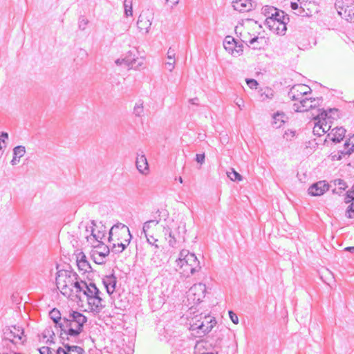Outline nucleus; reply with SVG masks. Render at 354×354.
I'll return each instance as SVG.
<instances>
[{
  "instance_id": "1",
  "label": "nucleus",
  "mask_w": 354,
  "mask_h": 354,
  "mask_svg": "<svg viewBox=\"0 0 354 354\" xmlns=\"http://www.w3.org/2000/svg\"><path fill=\"white\" fill-rule=\"evenodd\" d=\"M86 322L87 317L82 313L75 310L70 311L67 316L63 317L62 325L58 333L60 339L77 343Z\"/></svg>"
},
{
  "instance_id": "2",
  "label": "nucleus",
  "mask_w": 354,
  "mask_h": 354,
  "mask_svg": "<svg viewBox=\"0 0 354 354\" xmlns=\"http://www.w3.org/2000/svg\"><path fill=\"white\" fill-rule=\"evenodd\" d=\"M79 279V275L72 270H59L56 273V286L64 296L70 297L73 294V286Z\"/></svg>"
},
{
  "instance_id": "3",
  "label": "nucleus",
  "mask_w": 354,
  "mask_h": 354,
  "mask_svg": "<svg viewBox=\"0 0 354 354\" xmlns=\"http://www.w3.org/2000/svg\"><path fill=\"white\" fill-rule=\"evenodd\" d=\"M101 294L94 283L90 282L84 286V298L86 299L88 309L94 314L100 313L105 307Z\"/></svg>"
},
{
  "instance_id": "4",
  "label": "nucleus",
  "mask_w": 354,
  "mask_h": 354,
  "mask_svg": "<svg viewBox=\"0 0 354 354\" xmlns=\"http://www.w3.org/2000/svg\"><path fill=\"white\" fill-rule=\"evenodd\" d=\"M216 321L210 315L202 316V314L195 316L189 321V330L195 332L198 337H203L210 332L216 325Z\"/></svg>"
},
{
  "instance_id": "5",
  "label": "nucleus",
  "mask_w": 354,
  "mask_h": 354,
  "mask_svg": "<svg viewBox=\"0 0 354 354\" xmlns=\"http://www.w3.org/2000/svg\"><path fill=\"white\" fill-rule=\"evenodd\" d=\"M131 234L129 227L121 223H118L113 225L109 233V241H124V242L130 243L131 239Z\"/></svg>"
},
{
  "instance_id": "6",
  "label": "nucleus",
  "mask_w": 354,
  "mask_h": 354,
  "mask_svg": "<svg viewBox=\"0 0 354 354\" xmlns=\"http://www.w3.org/2000/svg\"><path fill=\"white\" fill-rule=\"evenodd\" d=\"M3 337L5 339L15 344L19 342H24L26 341L24 328L19 326L15 325L6 327L3 330Z\"/></svg>"
},
{
  "instance_id": "7",
  "label": "nucleus",
  "mask_w": 354,
  "mask_h": 354,
  "mask_svg": "<svg viewBox=\"0 0 354 354\" xmlns=\"http://www.w3.org/2000/svg\"><path fill=\"white\" fill-rule=\"evenodd\" d=\"M178 267L182 270L181 272L186 277L193 275L201 268L200 262L195 254L188 256L185 262L183 264H180Z\"/></svg>"
},
{
  "instance_id": "8",
  "label": "nucleus",
  "mask_w": 354,
  "mask_h": 354,
  "mask_svg": "<svg viewBox=\"0 0 354 354\" xmlns=\"http://www.w3.org/2000/svg\"><path fill=\"white\" fill-rule=\"evenodd\" d=\"M153 19V12L151 10L149 9L142 10L137 21V26L139 30L145 34L149 32Z\"/></svg>"
},
{
  "instance_id": "9",
  "label": "nucleus",
  "mask_w": 354,
  "mask_h": 354,
  "mask_svg": "<svg viewBox=\"0 0 354 354\" xmlns=\"http://www.w3.org/2000/svg\"><path fill=\"white\" fill-rule=\"evenodd\" d=\"M206 293V286L204 283H199L192 286L188 292L189 300H192L194 304H199L203 299Z\"/></svg>"
},
{
  "instance_id": "10",
  "label": "nucleus",
  "mask_w": 354,
  "mask_h": 354,
  "mask_svg": "<svg viewBox=\"0 0 354 354\" xmlns=\"http://www.w3.org/2000/svg\"><path fill=\"white\" fill-rule=\"evenodd\" d=\"M311 92L310 87L305 84L294 85L289 91L288 95L293 101H298Z\"/></svg>"
},
{
  "instance_id": "11",
  "label": "nucleus",
  "mask_w": 354,
  "mask_h": 354,
  "mask_svg": "<svg viewBox=\"0 0 354 354\" xmlns=\"http://www.w3.org/2000/svg\"><path fill=\"white\" fill-rule=\"evenodd\" d=\"M288 21L289 17L288 15H286L283 11L276 8L274 13H272L271 16L266 19L265 24L268 27H273L278 22L287 24Z\"/></svg>"
},
{
  "instance_id": "12",
  "label": "nucleus",
  "mask_w": 354,
  "mask_h": 354,
  "mask_svg": "<svg viewBox=\"0 0 354 354\" xmlns=\"http://www.w3.org/2000/svg\"><path fill=\"white\" fill-rule=\"evenodd\" d=\"M64 348L59 347L56 351V354H84V349L78 346L71 345V342L61 340Z\"/></svg>"
},
{
  "instance_id": "13",
  "label": "nucleus",
  "mask_w": 354,
  "mask_h": 354,
  "mask_svg": "<svg viewBox=\"0 0 354 354\" xmlns=\"http://www.w3.org/2000/svg\"><path fill=\"white\" fill-rule=\"evenodd\" d=\"M329 188L330 185L326 180H320L310 185L308 192L313 196H319L326 192Z\"/></svg>"
},
{
  "instance_id": "14",
  "label": "nucleus",
  "mask_w": 354,
  "mask_h": 354,
  "mask_svg": "<svg viewBox=\"0 0 354 354\" xmlns=\"http://www.w3.org/2000/svg\"><path fill=\"white\" fill-rule=\"evenodd\" d=\"M315 101V98L305 97L293 104L294 109L297 112L307 111L316 106V104H313Z\"/></svg>"
},
{
  "instance_id": "15",
  "label": "nucleus",
  "mask_w": 354,
  "mask_h": 354,
  "mask_svg": "<svg viewBox=\"0 0 354 354\" xmlns=\"http://www.w3.org/2000/svg\"><path fill=\"white\" fill-rule=\"evenodd\" d=\"M232 6L234 10L245 12L254 9L257 3L253 0H234L232 1Z\"/></svg>"
},
{
  "instance_id": "16",
  "label": "nucleus",
  "mask_w": 354,
  "mask_h": 354,
  "mask_svg": "<svg viewBox=\"0 0 354 354\" xmlns=\"http://www.w3.org/2000/svg\"><path fill=\"white\" fill-rule=\"evenodd\" d=\"M320 113L315 117L314 120L316 121L315 126L313 127V132L314 135L321 136L324 134V131L322 129V125L320 124V119H323L324 121L326 120V118L328 117V113L326 111V110L322 109L319 110Z\"/></svg>"
},
{
  "instance_id": "17",
  "label": "nucleus",
  "mask_w": 354,
  "mask_h": 354,
  "mask_svg": "<svg viewBox=\"0 0 354 354\" xmlns=\"http://www.w3.org/2000/svg\"><path fill=\"white\" fill-rule=\"evenodd\" d=\"M346 132V129L342 127H335L331 130L330 133L327 135V137L333 142L339 143L344 138Z\"/></svg>"
},
{
  "instance_id": "18",
  "label": "nucleus",
  "mask_w": 354,
  "mask_h": 354,
  "mask_svg": "<svg viewBox=\"0 0 354 354\" xmlns=\"http://www.w3.org/2000/svg\"><path fill=\"white\" fill-rule=\"evenodd\" d=\"M163 233L165 236V239L168 241L169 245L172 248L176 247L177 242L181 239L179 233L176 234L172 232L169 227H164Z\"/></svg>"
},
{
  "instance_id": "19",
  "label": "nucleus",
  "mask_w": 354,
  "mask_h": 354,
  "mask_svg": "<svg viewBox=\"0 0 354 354\" xmlns=\"http://www.w3.org/2000/svg\"><path fill=\"white\" fill-rule=\"evenodd\" d=\"M103 284L106 288V292L109 295L114 292L117 283V278L113 274L106 275L103 278Z\"/></svg>"
},
{
  "instance_id": "20",
  "label": "nucleus",
  "mask_w": 354,
  "mask_h": 354,
  "mask_svg": "<svg viewBox=\"0 0 354 354\" xmlns=\"http://www.w3.org/2000/svg\"><path fill=\"white\" fill-rule=\"evenodd\" d=\"M335 7L338 15H342L348 8H354V0H336Z\"/></svg>"
},
{
  "instance_id": "21",
  "label": "nucleus",
  "mask_w": 354,
  "mask_h": 354,
  "mask_svg": "<svg viewBox=\"0 0 354 354\" xmlns=\"http://www.w3.org/2000/svg\"><path fill=\"white\" fill-rule=\"evenodd\" d=\"M49 316L55 324V328L57 330V333H59L60 330V326L62 325L63 317H62L60 311L56 308H53L49 312Z\"/></svg>"
},
{
  "instance_id": "22",
  "label": "nucleus",
  "mask_w": 354,
  "mask_h": 354,
  "mask_svg": "<svg viewBox=\"0 0 354 354\" xmlns=\"http://www.w3.org/2000/svg\"><path fill=\"white\" fill-rule=\"evenodd\" d=\"M136 165L138 170L140 174H147L149 173V165L147 158L145 155L138 156L136 161Z\"/></svg>"
},
{
  "instance_id": "23",
  "label": "nucleus",
  "mask_w": 354,
  "mask_h": 354,
  "mask_svg": "<svg viewBox=\"0 0 354 354\" xmlns=\"http://www.w3.org/2000/svg\"><path fill=\"white\" fill-rule=\"evenodd\" d=\"M86 281L77 279L73 286V292L75 293L76 297L80 301L84 299V286H86Z\"/></svg>"
},
{
  "instance_id": "24",
  "label": "nucleus",
  "mask_w": 354,
  "mask_h": 354,
  "mask_svg": "<svg viewBox=\"0 0 354 354\" xmlns=\"http://www.w3.org/2000/svg\"><path fill=\"white\" fill-rule=\"evenodd\" d=\"M175 55L174 49L170 47L167 53L168 61L165 63L166 68L170 72H171L175 67Z\"/></svg>"
},
{
  "instance_id": "25",
  "label": "nucleus",
  "mask_w": 354,
  "mask_h": 354,
  "mask_svg": "<svg viewBox=\"0 0 354 354\" xmlns=\"http://www.w3.org/2000/svg\"><path fill=\"white\" fill-rule=\"evenodd\" d=\"M330 183H333L335 186H339L337 187V189H333L332 190V193L333 194H337L339 196H341L343 191L346 190L348 187L346 183L340 178L335 179L332 180Z\"/></svg>"
},
{
  "instance_id": "26",
  "label": "nucleus",
  "mask_w": 354,
  "mask_h": 354,
  "mask_svg": "<svg viewBox=\"0 0 354 354\" xmlns=\"http://www.w3.org/2000/svg\"><path fill=\"white\" fill-rule=\"evenodd\" d=\"M236 40L230 35L225 37L223 41V46L225 49L231 55L234 53V49L236 48Z\"/></svg>"
},
{
  "instance_id": "27",
  "label": "nucleus",
  "mask_w": 354,
  "mask_h": 354,
  "mask_svg": "<svg viewBox=\"0 0 354 354\" xmlns=\"http://www.w3.org/2000/svg\"><path fill=\"white\" fill-rule=\"evenodd\" d=\"M287 117L283 112L277 111L273 115L272 125L275 128H280L285 122Z\"/></svg>"
},
{
  "instance_id": "28",
  "label": "nucleus",
  "mask_w": 354,
  "mask_h": 354,
  "mask_svg": "<svg viewBox=\"0 0 354 354\" xmlns=\"http://www.w3.org/2000/svg\"><path fill=\"white\" fill-rule=\"evenodd\" d=\"M94 248L96 250H94L93 251L97 252L98 255H100L104 258L107 257L110 253L109 248L107 245H106L102 241H99V243L95 245Z\"/></svg>"
},
{
  "instance_id": "29",
  "label": "nucleus",
  "mask_w": 354,
  "mask_h": 354,
  "mask_svg": "<svg viewBox=\"0 0 354 354\" xmlns=\"http://www.w3.org/2000/svg\"><path fill=\"white\" fill-rule=\"evenodd\" d=\"M124 64L127 66L128 69L135 67V64L137 61L136 55L132 51H129L124 57Z\"/></svg>"
},
{
  "instance_id": "30",
  "label": "nucleus",
  "mask_w": 354,
  "mask_h": 354,
  "mask_svg": "<svg viewBox=\"0 0 354 354\" xmlns=\"http://www.w3.org/2000/svg\"><path fill=\"white\" fill-rule=\"evenodd\" d=\"M143 101L142 100H138L133 108V114L136 117H142L144 115V106H143Z\"/></svg>"
},
{
  "instance_id": "31",
  "label": "nucleus",
  "mask_w": 354,
  "mask_h": 354,
  "mask_svg": "<svg viewBox=\"0 0 354 354\" xmlns=\"http://www.w3.org/2000/svg\"><path fill=\"white\" fill-rule=\"evenodd\" d=\"M194 254V253H191L187 250H182L180 252L178 258L176 260L177 266L178 267L179 266H180V264H183L184 262H185V261L187 259L188 256Z\"/></svg>"
},
{
  "instance_id": "32",
  "label": "nucleus",
  "mask_w": 354,
  "mask_h": 354,
  "mask_svg": "<svg viewBox=\"0 0 354 354\" xmlns=\"http://www.w3.org/2000/svg\"><path fill=\"white\" fill-rule=\"evenodd\" d=\"M287 24H283L278 22L273 27H268L270 30H273L277 35H284L287 30Z\"/></svg>"
},
{
  "instance_id": "33",
  "label": "nucleus",
  "mask_w": 354,
  "mask_h": 354,
  "mask_svg": "<svg viewBox=\"0 0 354 354\" xmlns=\"http://www.w3.org/2000/svg\"><path fill=\"white\" fill-rule=\"evenodd\" d=\"M55 335V332L53 330L51 327L46 328L42 333V337L44 339L46 338L48 336L50 337L49 339H47V343H53V337Z\"/></svg>"
},
{
  "instance_id": "34",
  "label": "nucleus",
  "mask_w": 354,
  "mask_h": 354,
  "mask_svg": "<svg viewBox=\"0 0 354 354\" xmlns=\"http://www.w3.org/2000/svg\"><path fill=\"white\" fill-rule=\"evenodd\" d=\"M227 175L233 181H241L243 179L242 176L233 168H231L230 171L227 172Z\"/></svg>"
},
{
  "instance_id": "35",
  "label": "nucleus",
  "mask_w": 354,
  "mask_h": 354,
  "mask_svg": "<svg viewBox=\"0 0 354 354\" xmlns=\"http://www.w3.org/2000/svg\"><path fill=\"white\" fill-rule=\"evenodd\" d=\"M78 268L84 272H89L92 268L88 261H77Z\"/></svg>"
},
{
  "instance_id": "36",
  "label": "nucleus",
  "mask_w": 354,
  "mask_h": 354,
  "mask_svg": "<svg viewBox=\"0 0 354 354\" xmlns=\"http://www.w3.org/2000/svg\"><path fill=\"white\" fill-rule=\"evenodd\" d=\"M160 219L158 218V219H152V220H149V221H146L143 224L142 233H144L145 235L147 234V231L151 227V224L153 223V224H154L156 225H157L160 222Z\"/></svg>"
},
{
  "instance_id": "37",
  "label": "nucleus",
  "mask_w": 354,
  "mask_h": 354,
  "mask_svg": "<svg viewBox=\"0 0 354 354\" xmlns=\"http://www.w3.org/2000/svg\"><path fill=\"white\" fill-rule=\"evenodd\" d=\"M91 257L93 261L97 264L102 265L105 263V258L101 257L100 255H98L97 252L92 250L91 253Z\"/></svg>"
},
{
  "instance_id": "38",
  "label": "nucleus",
  "mask_w": 354,
  "mask_h": 354,
  "mask_svg": "<svg viewBox=\"0 0 354 354\" xmlns=\"http://www.w3.org/2000/svg\"><path fill=\"white\" fill-rule=\"evenodd\" d=\"M124 13L127 16H132V0H124Z\"/></svg>"
},
{
  "instance_id": "39",
  "label": "nucleus",
  "mask_w": 354,
  "mask_h": 354,
  "mask_svg": "<svg viewBox=\"0 0 354 354\" xmlns=\"http://www.w3.org/2000/svg\"><path fill=\"white\" fill-rule=\"evenodd\" d=\"M26 153V148L24 146L19 145L13 149V155L20 158L24 156Z\"/></svg>"
},
{
  "instance_id": "40",
  "label": "nucleus",
  "mask_w": 354,
  "mask_h": 354,
  "mask_svg": "<svg viewBox=\"0 0 354 354\" xmlns=\"http://www.w3.org/2000/svg\"><path fill=\"white\" fill-rule=\"evenodd\" d=\"M129 244L128 242H124V241H117V243H113V248H115L116 247L120 248V250H115V252L120 253L123 252L127 245Z\"/></svg>"
},
{
  "instance_id": "41",
  "label": "nucleus",
  "mask_w": 354,
  "mask_h": 354,
  "mask_svg": "<svg viewBox=\"0 0 354 354\" xmlns=\"http://www.w3.org/2000/svg\"><path fill=\"white\" fill-rule=\"evenodd\" d=\"M353 201H354V184L351 189L346 192L344 198V202L346 203H349Z\"/></svg>"
},
{
  "instance_id": "42",
  "label": "nucleus",
  "mask_w": 354,
  "mask_h": 354,
  "mask_svg": "<svg viewBox=\"0 0 354 354\" xmlns=\"http://www.w3.org/2000/svg\"><path fill=\"white\" fill-rule=\"evenodd\" d=\"M243 45L242 43H239L236 41V48L234 49V53L232 54L234 57H239L243 54Z\"/></svg>"
},
{
  "instance_id": "43",
  "label": "nucleus",
  "mask_w": 354,
  "mask_h": 354,
  "mask_svg": "<svg viewBox=\"0 0 354 354\" xmlns=\"http://www.w3.org/2000/svg\"><path fill=\"white\" fill-rule=\"evenodd\" d=\"M263 39V37H254L249 41V43L251 45H254L253 49H261V46L259 45V40L262 41Z\"/></svg>"
},
{
  "instance_id": "44",
  "label": "nucleus",
  "mask_w": 354,
  "mask_h": 354,
  "mask_svg": "<svg viewBox=\"0 0 354 354\" xmlns=\"http://www.w3.org/2000/svg\"><path fill=\"white\" fill-rule=\"evenodd\" d=\"M91 235L95 239V240L99 243V241H102L101 240L105 236V234L98 232L97 234L94 233V228L91 227Z\"/></svg>"
},
{
  "instance_id": "45",
  "label": "nucleus",
  "mask_w": 354,
  "mask_h": 354,
  "mask_svg": "<svg viewBox=\"0 0 354 354\" xmlns=\"http://www.w3.org/2000/svg\"><path fill=\"white\" fill-rule=\"evenodd\" d=\"M326 111L328 113L326 120H328L330 122H331L330 120H335L337 116L338 109H329Z\"/></svg>"
},
{
  "instance_id": "46",
  "label": "nucleus",
  "mask_w": 354,
  "mask_h": 354,
  "mask_svg": "<svg viewBox=\"0 0 354 354\" xmlns=\"http://www.w3.org/2000/svg\"><path fill=\"white\" fill-rule=\"evenodd\" d=\"M145 236L147 239V242L151 245H153L156 249L159 248V246L156 244V242H158V239H155L153 236H148V234L145 235Z\"/></svg>"
},
{
  "instance_id": "47",
  "label": "nucleus",
  "mask_w": 354,
  "mask_h": 354,
  "mask_svg": "<svg viewBox=\"0 0 354 354\" xmlns=\"http://www.w3.org/2000/svg\"><path fill=\"white\" fill-rule=\"evenodd\" d=\"M346 216L349 218L354 217V203H352L346 209Z\"/></svg>"
},
{
  "instance_id": "48",
  "label": "nucleus",
  "mask_w": 354,
  "mask_h": 354,
  "mask_svg": "<svg viewBox=\"0 0 354 354\" xmlns=\"http://www.w3.org/2000/svg\"><path fill=\"white\" fill-rule=\"evenodd\" d=\"M319 121H320V124L322 125V129L324 131V133H326L330 129L331 126L328 125L327 120L324 121L323 119H320Z\"/></svg>"
},
{
  "instance_id": "49",
  "label": "nucleus",
  "mask_w": 354,
  "mask_h": 354,
  "mask_svg": "<svg viewBox=\"0 0 354 354\" xmlns=\"http://www.w3.org/2000/svg\"><path fill=\"white\" fill-rule=\"evenodd\" d=\"M351 147L346 151H341V155L339 156V159L342 158V156L350 155L354 152V142L351 143Z\"/></svg>"
},
{
  "instance_id": "50",
  "label": "nucleus",
  "mask_w": 354,
  "mask_h": 354,
  "mask_svg": "<svg viewBox=\"0 0 354 354\" xmlns=\"http://www.w3.org/2000/svg\"><path fill=\"white\" fill-rule=\"evenodd\" d=\"M246 83L250 88H256L258 85L257 81L254 79H247Z\"/></svg>"
},
{
  "instance_id": "51",
  "label": "nucleus",
  "mask_w": 354,
  "mask_h": 354,
  "mask_svg": "<svg viewBox=\"0 0 354 354\" xmlns=\"http://www.w3.org/2000/svg\"><path fill=\"white\" fill-rule=\"evenodd\" d=\"M228 313H229V316H230L231 321L234 324H237L239 323V318H238V316L236 315V314H235L232 310H230Z\"/></svg>"
},
{
  "instance_id": "52",
  "label": "nucleus",
  "mask_w": 354,
  "mask_h": 354,
  "mask_svg": "<svg viewBox=\"0 0 354 354\" xmlns=\"http://www.w3.org/2000/svg\"><path fill=\"white\" fill-rule=\"evenodd\" d=\"M40 354H51V348L48 346H42L39 348Z\"/></svg>"
},
{
  "instance_id": "53",
  "label": "nucleus",
  "mask_w": 354,
  "mask_h": 354,
  "mask_svg": "<svg viewBox=\"0 0 354 354\" xmlns=\"http://www.w3.org/2000/svg\"><path fill=\"white\" fill-rule=\"evenodd\" d=\"M205 153H198L196 156V160L200 164H203L205 162Z\"/></svg>"
},
{
  "instance_id": "54",
  "label": "nucleus",
  "mask_w": 354,
  "mask_h": 354,
  "mask_svg": "<svg viewBox=\"0 0 354 354\" xmlns=\"http://www.w3.org/2000/svg\"><path fill=\"white\" fill-rule=\"evenodd\" d=\"M19 159H20V158H18V157H17V156H16L13 155V158H12V160H11V162H10L11 165H17V164L19 162Z\"/></svg>"
},
{
  "instance_id": "55",
  "label": "nucleus",
  "mask_w": 354,
  "mask_h": 354,
  "mask_svg": "<svg viewBox=\"0 0 354 354\" xmlns=\"http://www.w3.org/2000/svg\"><path fill=\"white\" fill-rule=\"evenodd\" d=\"M236 105L239 106L240 110L243 109V107L244 106V103L242 99H239L236 102Z\"/></svg>"
},
{
  "instance_id": "56",
  "label": "nucleus",
  "mask_w": 354,
  "mask_h": 354,
  "mask_svg": "<svg viewBox=\"0 0 354 354\" xmlns=\"http://www.w3.org/2000/svg\"><path fill=\"white\" fill-rule=\"evenodd\" d=\"M269 10H272L274 11L276 10V8L274 7H269V6H266L263 8L264 14L266 15L267 13H269V11H268Z\"/></svg>"
},
{
  "instance_id": "57",
  "label": "nucleus",
  "mask_w": 354,
  "mask_h": 354,
  "mask_svg": "<svg viewBox=\"0 0 354 354\" xmlns=\"http://www.w3.org/2000/svg\"><path fill=\"white\" fill-rule=\"evenodd\" d=\"M167 3L171 4V8L176 6L179 3V0H166Z\"/></svg>"
},
{
  "instance_id": "58",
  "label": "nucleus",
  "mask_w": 354,
  "mask_h": 354,
  "mask_svg": "<svg viewBox=\"0 0 354 354\" xmlns=\"http://www.w3.org/2000/svg\"><path fill=\"white\" fill-rule=\"evenodd\" d=\"M290 8L292 9V10H297L299 8V5L297 2H291L290 3Z\"/></svg>"
},
{
  "instance_id": "59",
  "label": "nucleus",
  "mask_w": 354,
  "mask_h": 354,
  "mask_svg": "<svg viewBox=\"0 0 354 354\" xmlns=\"http://www.w3.org/2000/svg\"><path fill=\"white\" fill-rule=\"evenodd\" d=\"M189 103L194 105H198V98L195 97L189 100Z\"/></svg>"
},
{
  "instance_id": "60",
  "label": "nucleus",
  "mask_w": 354,
  "mask_h": 354,
  "mask_svg": "<svg viewBox=\"0 0 354 354\" xmlns=\"http://www.w3.org/2000/svg\"><path fill=\"white\" fill-rule=\"evenodd\" d=\"M344 251H346V252H350L351 253H354V246H349V247H346L344 248Z\"/></svg>"
},
{
  "instance_id": "61",
  "label": "nucleus",
  "mask_w": 354,
  "mask_h": 354,
  "mask_svg": "<svg viewBox=\"0 0 354 354\" xmlns=\"http://www.w3.org/2000/svg\"><path fill=\"white\" fill-rule=\"evenodd\" d=\"M115 64L117 65H122V64H124V58H122V59H118L115 60Z\"/></svg>"
},
{
  "instance_id": "62",
  "label": "nucleus",
  "mask_w": 354,
  "mask_h": 354,
  "mask_svg": "<svg viewBox=\"0 0 354 354\" xmlns=\"http://www.w3.org/2000/svg\"><path fill=\"white\" fill-rule=\"evenodd\" d=\"M351 145V142H350V139L348 140H346L344 143V147H345V149L344 151H346L347 150L349 147V146Z\"/></svg>"
},
{
  "instance_id": "63",
  "label": "nucleus",
  "mask_w": 354,
  "mask_h": 354,
  "mask_svg": "<svg viewBox=\"0 0 354 354\" xmlns=\"http://www.w3.org/2000/svg\"><path fill=\"white\" fill-rule=\"evenodd\" d=\"M77 261H88L86 260V256L84 255V254L82 253V255L81 257V258L80 259H78Z\"/></svg>"
},
{
  "instance_id": "64",
  "label": "nucleus",
  "mask_w": 354,
  "mask_h": 354,
  "mask_svg": "<svg viewBox=\"0 0 354 354\" xmlns=\"http://www.w3.org/2000/svg\"><path fill=\"white\" fill-rule=\"evenodd\" d=\"M202 354H218V353L217 352H216V353H214V352H207V353H203Z\"/></svg>"
}]
</instances>
